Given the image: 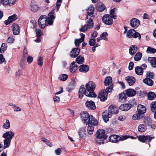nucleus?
I'll list each match as a JSON object with an SVG mask.
<instances>
[{
    "label": "nucleus",
    "mask_w": 156,
    "mask_h": 156,
    "mask_svg": "<svg viewBox=\"0 0 156 156\" xmlns=\"http://www.w3.org/2000/svg\"><path fill=\"white\" fill-rule=\"evenodd\" d=\"M147 51L149 53H154L156 52V49L150 47H148Z\"/></svg>",
    "instance_id": "58836bf2"
},
{
    "label": "nucleus",
    "mask_w": 156,
    "mask_h": 156,
    "mask_svg": "<svg viewBox=\"0 0 156 156\" xmlns=\"http://www.w3.org/2000/svg\"><path fill=\"white\" fill-rule=\"evenodd\" d=\"M80 35L81 36V37L80 39H77V40L80 44L81 43L84 41V38L85 37V35L83 34V33L80 34Z\"/></svg>",
    "instance_id": "8fccbe9b"
},
{
    "label": "nucleus",
    "mask_w": 156,
    "mask_h": 156,
    "mask_svg": "<svg viewBox=\"0 0 156 156\" xmlns=\"http://www.w3.org/2000/svg\"><path fill=\"white\" fill-rule=\"evenodd\" d=\"M95 136V143L101 144L104 143V141L107 139L108 136L105 135L104 130L100 129L97 131Z\"/></svg>",
    "instance_id": "20e7f679"
},
{
    "label": "nucleus",
    "mask_w": 156,
    "mask_h": 156,
    "mask_svg": "<svg viewBox=\"0 0 156 156\" xmlns=\"http://www.w3.org/2000/svg\"><path fill=\"white\" fill-rule=\"evenodd\" d=\"M116 8H114L112 9H111L110 11V14L112 18H113L114 19H116V14L115 12V11Z\"/></svg>",
    "instance_id": "e433bc0d"
},
{
    "label": "nucleus",
    "mask_w": 156,
    "mask_h": 156,
    "mask_svg": "<svg viewBox=\"0 0 156 156\" xmlns=\"http://www.w3.org/2000/svg\"><path fill=\"white\" fill-rule=\"evenodd\" d=\"M118 112V111L116 107L113 106H111L108 111H105L102 113V116L104 122H107L108 121L109 118L112 116V114H116Z\"/></svg>",
    "instance_id": "7ed1b4c3"
},
{
    "label": "nucleus",
    "mask_w": 156,
    "mask_h": 156,
    "mask_svg": "<svg viewBox=\"0 0 156 156\" xmlns=\"http://www.w3.org/2000/svg\"><path fill=\"white\" fill-rule=\"evenodd\" d=\"M10 124L9 120H6V122L3 126V127L6 129H8L9 127Z\"/></svg>",
    "instance_id": "603ef678"
},
{
    "label": "nucleus",
    "mask_w": 156,
    "mask_h": 156,
    "mask_svg": "<svg viewBox=\"0 0 156 156\" xmlns=\"http://www.w3.org/2000/svg\"><path fill=\"white\" fill-rule=\"evenodd\" d=\"M135 71L136 73L138 75H142L143 73V69L140 67H136L135 68Z\"/></svg>",
    "instance_id": "2f4dec72"
},
{
    "label": "nucleus",
    "mask_w": 156,
    "mask_h": 156,
    "mask_svg": "<svg viewBox=\"0 0 156 156\" xmlns=\"http://www.w3.org/2000/svg\"><path fill=\"white\" fill-rule=\"evenodd\" d=\"M43 58L41 56L37 59V64L39 66H42L43 64Z\"/></svg>",
    "instance_id": "49530a36"
},
{
    "label": "nucleus",
    "mask_w": 156,
    "mask_h": 156,
    "mask_svg": "<svg viewBox=\"0 0 156 156\" xmlns=\"http://www.w3.org/2000/svg\"><path fill=\"white\" fill-rule=\"evenodd\" d=\"M134 63L133 62H130L129 66V70H132L133 68Z\"/></svg>",
    "instance_id": "680f3d73"
},
{
    "label": "nucleus",
    "mask_w": 156,
    "mask_h": 156,
    "mask_svg": "<svg viewBox=\"0 0 156 156\" xmlns=\"http://www.w3.org/2000/svg\"><path fill=\"white\" fill-rule=\"evenodd\" d=\"M55 154L57 155H59L61 154V150L60 148H58L55 151Z\"/></svg>",
    "instance_id": "13d9d810"
},
{
    "label": "nucleus",
    "mask_w": 156,
    "mask_h": 156,
    "mask_svg": "<svg viewBox=\"0 0 156 156\" xmlns=\"http://www.w3.org/2000/svg\"><path fill=\"white\" fill-rule=\"evenodd\" d=\"M121 137L117 135H115L110 136L109 139V140L113 143H116L121 140Z\"/></svg>",
    "instance_id": "412c9836"
},
{
    "label": "nucleus",
    "mask_w": 156,
    "mask_h": 156,
    "mask_svg": "<svg viewBox=\"0 0 156 156\" xmlns=\"http://www.w3.org/2000/svg\"><path fill=\"white\" fill-rule=\"evenodd\" d=\"M94 122L88 124L87 132L90 135H91L93 133L94 130V126H96L98 124V122L96 120V123H93Z\"/></svg>",
    "instance_id": "ddd939ff"
},
{
    "label": "nucleus",
    "mask_w": 156,
    "mask_h": 156,
    "mask_svg": "<svg viewBox=\"0 0 156 156\" xmlns=\"http://www.w3.org/2000/svg\"><path fill=\"white\" fill-rule=\"evenodd\" d=\"M86 88L81 86L79 89L78 93L79 97L83 98L84 94L87 96L89 97H95L96 95L94 91L95 88V84L92 81H90L86 84Z\"/></svg>",
    "instance_id": "f257e3e1"
},
{
    "label": "nucleus",
    "mask_w": 156,
    "mask_h": 156,
    "mask_svg": "<svg viewBox=\"0 0 156 156\" xmlns=\"http://www.w3.org/2000/svg\"><path fill=\"white\" fill-rule=\"evenodd\" d=\"M96 43L95 39H90L89 41V44L91 46H94Z\"/></svg>",
    "instance_id": "5fc2aeb1"
},
{
    "label": "nucleus",
    "mask_w": 156,
    "mask_h": 156,
    "mask_svg": "<svg viewBox=\"0 0 156 156\" xmlns=\"http://www.w3.org/2000/svg\"><path fill=\"white\" fill-rule=\"evenodd\" d=\"M97 35L98 33L96 31H94L91 34V36L92 37H95L97 36Z\"/></svg>",
    "instance_id": "774afa93"
},
{
    "label": "nucleus",
    "mask_w": 156,
    "mask_h": 156,
    "mask_svg": "<svg viewBox=\"0 0 156 156\" xmlns=\"http://www.w3.org/2000/svg\"><path fill=\"white\" fill-rule=\"evenodd\" d=\"M81 118L82 122L86 124L94 122L93 123H96V120L91 115H89L87 112H83L81 113Z\"/></svg>",
    "instance_id": "39448f33"
},
{
    "label": "nucleus",
    "mask_w": 156,
    "mask_h": 156,
    "mask_svg": "<svg viewBox=\"0 0 156 156\" xmlns=\"http://www.w3.org/2000/svg\"><path fill=\"white\" fill-rule=\"evenodd\" d=\"M112 78L110 76L107 77L104 81V83L105 85L108 86V87L107 88H111L112 90L113 88V84L112 83Z\"/></svg>",
    "instance_id": "2eb2a0df"
},
{
    "label": "nucleus",
    "mask_w": 156,
    "mask_h": 156,
    "mask_svg": "<svg viewBox=\"0 0 156 156\" xmlns=\"http://www.w3.org/2000/svg\"><path fill=\"white\" fill-rule=\"evenodd\" d=\"M125 119H126V117H125V116H121L119 117H118V120L121 121H123V120H125Z\"/></svg>",
    "instance_id": "0e129e2a"
},
{
    "label": "nucleus",
    "mask_w": 156,
    "mask_h": 156,
    "mask_svg": "<svg viewBox=\"0 0 156 156\" xmlns=\"http://www.w3.org/2000/svg\"><path fill=\"white\" fill-rule=\"evenodd\" d=\"M5 61V58L3 55L2 54H0V64H2Z\"/></svg>",
    "instance_id": "4d7b16f0"
},
{
    "label": "nucleus",
    "mask_w": 156,
    "mask_h": 156,
    "mask_svg": "<svg viewBox=\"0 0 156 156\" xmlns=\"http://www.w3.org/2000/svg\"><path fill=\"white\" fill-rule=\"evenodd\" d=\"M132 119L134 120H139L141 118L140 115L137 113L134 114L132 116Z\"/></svg>",
    "instance_id": "a19ab883"
},
{
    "label": "nucleus",
    "mask_w": 156,
    "mask_h": 156,
    "mask_svg": "<svg viewBox=\"0 0 156 156\" xmlns=\"http://www.w3.org/2000/svg\"><path fill=\"white\" fill-rule=\"evenodd\" d=\"M125 93L128 96L132 97L135 95L136 92V91L134 89H129L125 90Z\"/></svg>",
    "instance_id": "b1692460"
},
{
    "label": "nucleus",
    "mask_w": 156,
    "mask_h": 156,
    "mask_svg": "<svg viewBox=\"0 0 156 156\" xmlns=\"http://www.w3.org/2000/svg\"><path fill=\"white\" fill-rule=\"evenodd\" d=\"M1 2L3 4L7 5L9 3V0H1Z\"/></svg>",
    "instance_id": "052dcab7"
},
{
    "label": "nucleus",
    "mask_w": 156,
    "mask_h": 156,
    "mask_svg": "<svg viewBox=\"0 0 156 156\" xmlns=\"http://www.w3.org/2000/svg\"><path fill=\"white\" fill-rule=\"evenodd\" d=\"M12 108L15 112H20L21 111V109L18 106H16L15 105H13Z\"/></svg>",
    "instance_id": "864d4df0"
},
{
    "label": "nucleus",
    "mask_w": 156,
    "mask_h": 156,
    "mask_svg": "<svg viewBox=\"0 0 156 156\" xmlns=\"http://www.w3.org/2000/svg\"><path fill=\"white\" fill-rule=\"evenodd\" d=\"M112 89L111 88H106L105 90H102L99 92L98 97L101 101H105L107 99L108 93L111 92Z\"/></svg>",
    "instance_id": "423d86ee"
},
{
    "label": "nucleus",
    "mask_w": 156,
    "mask_h": 156,
    "mask_svg": "<svg viewBox=\"0 0 156 156\" xmlns=\"http://www.w3.org/2000/svg\"><path fill=\"white\" fill-rule=\"evenodd\" d=\"M76 61L79 64H82L84 61V58L81 55H79L76 59Z\"/></svg>",
    "instance_id": "473e14b6"
},
{
    "label": "nucleus",
    "mask_w": 156,
    "mask_h": 156,
    "mask_svg": "<svg viewBox=\"0 0 156 156\" xmlns=\"http://www.w3.org/2000/svg\"><path fill=\"white\" fill-rule=\"evenodd\" d=\"M33 58L30 56L27 57V60L28 62L31 63L33 61Z\"/></svg>",
    "instance_id": "e2e57ef3"
},
{
    "label": "nucleus",
    "mask_w": 156,
    "mask_h": 156,
    "mask_svg": "<svg viewBox=\"0 0 156 156\" xmlns=\"http://www.w3.org/2000/svg\"><path fill=\"white\" fill-rule=\"evenodd\" d=\"M79 135L80 137H83L86 134V130L84 128H82L79 132Z\"/></svg>",
    "instance_id": "37998d69"
},
{
    "label": "nucleus",
    "mask_w": 156,
    "mask_h": 156,
    "mask_svg": "<svg viewBox=\"0 0 156 156\" xmlns=\"http://www.w3.org/2000/svg\"><path fill=\"white\" fill-rule=\"evenodd\" d=\"M22 71L20 70H18L16 73V77H19L22 74Z\"/></svg>",
    "instance_id": "bf43d9fd"
},
{
    "label": "nucleus",
    "mask_w": 156,
    "mask_h": 156,
    "mask_svg": "<svg viewBox=\"0 0 156 156\" xmlns=\"http://www.w3.org/2000/svg\"><path fill=\"white\" fill-rule=\"evenodd\" d=\"M79 70L81 72L86 73L89 69V68L88 66L85 65H82L79 66Z\"/></svg>",
    "instance_id": "393cba45"
},
{
    "label": "nucleus",
    "mask_w": 156,
    "mask_h": 156,
    "mask_svg": "<svg viewBox=\"0 0 156 156\" xmlns=\"http://www.w3.org/2000/svg\"><path fill=\"white\" fill-rule=\"evenodd\" d=\"M2 136L5 138L4 140V148H6L9 147L10 144V132L8 131L5 133Z\"/></svg>",
    "instance_id": "9d476101"
},
{
    "label": "nucleus",
    "mask_w": 156,
    "mask_h": 156,
    "mask_svg": "<svg viewBox=\"0 0 156 156\" xmlns=\"http://www.w3.org/2000/svg\"><path fill=\"white\" fill-rule=\"evenodd\" d=\"M70 69L71 72L74 73L77 69V65L76 62H73L70 66Z\"/></svg>",
    "instance_id": "bb28decb"
},
{
    "label": "nucleus",
    "mask_w": 156,
    "mask_h": 156,
    "mask_svg": "<svg viewBox=\"0 0 156 156\" xmlns=\"http://www.w3.org/2000/svg\"><path fill=\"white\" fill-rule=\"evenodd\" d=\"M87 24H85L84 26L80 29V30L82 32H85L88 29L92 28L94 26V23L93 20L91 18H89L87 22Z\"/></svg>",
    "instance_id": "0eeeda50"
},
{
    "label": "nucleus",
    "mask_w": 156,
    "mask_h": 156,
    "mask_svg": "<svg viewBox=\"0 0 156 156\" xmlns=\"http://www.w3.org/2000/svg\"><path fill=\"white\" fill-rule=\"evenodd\" d=\"M144 122L145 124L149 125L151 123L152 120L149 116H146L144 119Z\"/></svg>",
    "instance_id": "7c9ffc66"
},
{
    "label": "nucleus",
    "mask_w": 156,
    "mask_h": 156,
    "mask_svg": "<svg viewBox=\"0 0 156 156\" xmlns=\"http://www.w3.org/2000/svg\"><path fill=\"white\" fill-rule=\"evenodd\" d=\"M18 18V16L17 15L14 14L10 16V23L15 21Z\"/></svg>",
    "instance_id": "c03bdc74"
},
{
    "label": "nucleus",
    "mask_w": 156,
    "mask_h": 156,
    "mask_svg": "<svg viewBox=\"0 0 156 156\" xmlns=\"http://www.w3.org/2000/svg\"><path fill=\"white\" fill-rule=\"evenodd\" d=\"M32 9L33 10H37L38 9V5L35 4H33L31 5Z\"/></svg>",
    "instance_id": "6e6d98bb"
},
{
    "label": "nucleus",
    "mask_w": 156,
    "mask_h": 156,
    "mask_svg": "<svg viewBox=\"0 0 156 156\" xmlns=\"http://www.w3.org/2000/svg\"><path fill=\"white\" fill-rule=\"evenodd\" d=\"M7 45L5 43H2L0 48V52L3 53L6 49Z\"/></svg>",
    "instance_id": "4c0bfd02"
},
{
    "label": "nucleus",
    "mask_w": 156,
    "mask_h": 156,
    "mask_svg": "<svg viewBox=\"0 0 156 156\" xmlns=\"http://www.w3.org/2000/svg\"><path fill=\"white\" fill-rule=\"evenodd\" d=\"M147 96L148 99L150 100H153L156 97L155 94L152 92H149L148 93Z\"/></svg>",
    "instance_id": "c85d7f7f"
},
{
    "label": "nucleus",
    "mask_w": 156,
    "mask_h": 156,
    "mask_svg": "<svg viewBox=\"0 0 156 156\" xmlns=\"http://www.w3.org/2000/svg\"><path fill=\"white\" fill-rule=\"evenodd\" d=\"M85 105L89 109L94 110L96 108L94 102L92 101H87L85 103Z\"/></svg>",
    "instance_id": "6ab92c4d"
},
{
    "label": "nucleus",
    "mask_w": 156,
    "mask_h": 156,
    "mask_svg": "<svg viewBox=\"0 0 156 156\" xmlns=\"http://www.w3.org/2000/svg\"><path fill=\"white\" fill-rule=\"evenodd\" d=\"M140 24L139 20L133 18L130 21V24L133 28H137Z\"/></svg>",
    "instance_id": "f3484780"
},
{
    "label": "nucleus",
    "mask_w": 156,
    "mask_h": 156,
    "mask_svg": "<svg viewBox=\"0 0 156 156\" xmlns=\"http://www.w3.org/2000/svg\"><path fill=\"white\" fill-rule=\"evenodd\" d=\"M97 9L100 12H102L105 9V7L103 4H99L97 5Z\"/></svg>",
    "instance_id": "72a5a7b5"
},
{
    "label": "nucleus",
    "mask_w": 156,
    "mask_h": 156,
    "mask_svg": "<svg viewBox=\"0 0 156 156\" xmlns=\"http://www.w3.org/2000/svg\"><path fill=\"white\" fill-rule=\"evenodd\" d=\"M137 51V48L135 45H132L129 49V54L131 55H134Z\"/></svg>",
    "instance_id": "cd10ccee"
},
{
    "label": "nucleus",
    "mask_w": 156,
    "mask_h": 156,
    "mask_svg": "<svg viewBox=\"0 0 156 156\" xmlns=\"http://www.w3.org/2000/svg\"><path fill=\"white\" fill-rule=\"evenodd\" d=\"M147 129V127L145 125L140 124L138 127V131L141 133L144 132Z\"/></svg>",
    "instance_id": "c756f323"
},
{
    "label": "nucleus",
    "mask_w": 156,
    "mask_h": 156,
    "mask_svg": "<svg viewBox=\"0 0 156 156\" xmlns=\"http://www.w3.org/2000/svg\"><path fill=\"white\" fill-rule=\"evenodd\" d=\"M102 20L104 23L108 25L112 24L113 22L111 16L108 14L104 16Z\"/></svg>",
    "instance_id": "f8f14e48"
},
{
    "label": "nucleus",
    "mask_w": 156,
    "mask_h": 156,
    "mask_svg": "<svg viewBox=\"0 0 156 156\" xmlns=\"http://www.w3.org/2000/svg\"><path fill=\"white\" fill-rule=\"evenodd\" d=\"M137 138L141 142L144 143L145 141H147L150 142L152 139L154 138V137L153 136H150L149 135H140L137 136Z\"/></svg>",
    "instance_id": "9b49d317"
},
{
    "label": "nucleus",
    "mask_w": 156,
    "mask_h": 156,
    "mask_svg": "<svg viewBox=\"0 0 156 156\" xmlns=\"http://www.w3.org/2000/svg\"><path fill=\"white\" fill-rule=\"evenodd\" d=\"M126 98V95L124 93H122L119 95V99L120 101L125 100Z\"/></svg>",
    "instance_id": "ea45409f"
},
{
    "label": "nucleus",
    "mask_w": 156,
    "mask_h": 156,
    "mask_svg": "<svg viewBox=\"0 0 156 156\" xmlns=\"http://www.w3.org/2000/svg\"><path fill=\"white\" fill-rule=\"evenodd\" d=\"M23 56L25 57L28 55L27 51L26 49H24L23 51Z\"/></svg>",
    "instance_id": "338daca9"
},
{
    "label": "nucleus",
    "mask_w": 156,
    "mask_h": 156,
    "mask_svg": "<svg viewBox=\"0 0 156 156\" xmlns=\"http://www.w3.org/2000/svg\"><path fill=\"white\" fill-rule=\"evenodd\" d=\"M36 31V35L37 37H41L43 34L42 32L40 29H36L35 30Z\"/></svg>",
    "instance_id": "09e8293b"
},
{
    "label": "nucleus",
    "mask_w": 156,
    "mask_h": 156,
    "mask_svg": "<svg viewBox=\"0 0 156 156\" xmlns=\"http://www.w3.org/2000/svg\"><path fill=\"white\" fill-rule=\"evenodd\" d=\"M148 61L151 64L153 67H156V58H155L149 57L148 59Z\"/></svg>",
    "instance_id": "a878e982"
},
{
    "label": "nucleus",
    "mask_w": 156,
    "mask_h": 156,
    "mask_svg": "<svg viewBox=\"0 0 156 156\" xmlns=\"http://www.w3.org/2000/svg\"><path fill=\"white\" fill-rule=\"evenodd\" d=\"M62 0H57L56 4V9L57 11H58L59 9V7L62 3Z\"/></svg>",
    "instance_id": "3c124183"
},
{
    "label": "nucleus",
    "mask_w": 156,
    "mask_h": 156,
    "mask_svg": "<svg viewBox=\"0 0 156 156\" xmlns=\"http://www.w3.org/2000/svg\"><path fill=\"white\" fill-rule=\"evenodd\" d=\"M126 36L129 38H131L132 37L136 38L138 37L139 40L141 38L140 34L138 32L135 31L133 29H131L128 30Z\"/></svg>",
    "instance_id": "6e6552de"
},
{
    "label": "nucleus",
    "mask_w": 156,
    "mask_h": 156,
    "mask_svg": "<svg viewBox=\"0 0 156 156\" xmlns=\"http://www.w3.org/2000/svg\"><path fill=\"white\" fill-rule=\"evenodd\" d=\"M80 50L78 48H73L70 52V56L72 58H75L79 54Z\"/></svg>",
    "instance_id": "a211bd4d"
},
{
    "label": "nucleus",
    "mask_w": 156,
    "mask_h": 156,
    "mask_svg": "<svg viewBox=\"0 0 156 156\" xmlns=\"http://www.w3.org/2000/svg\"><path fill=\"white\" fill-rule=\"evenodd\" d=\"M132 106L131 104H126L121 105L119 108L122 111H126L129 110Z\"/></svg>",
    "instance_id": "4be33fe9"
},
{
    "label": "nucleus",
    "mask_w": 156,
    "mask_h": 156,
    "mask_svg": "<svg viewBox=\"0 0 156 156\" xmlns=\"http://www.w3.org/2000/svg\"><path fill=\"white\" fill-rule=\"evenodd\" d=\"M54 100L55 102H59L60 101V99L59 97L55 96L54 98Z\"/></svg>",
    "instance_id": "69168bd1"
},
{
    "label": "nucleus",
    "mask_w": 156,
    "mask_h": 156,
    "mask_svg": "<svg viewBox=\"0 0 156 156\" xmlns=\"http://www.w3.org/2000/svg\"><path fill=\"white\" fill-rule=\"evenodd\" d=\"M146 107L144 105L139 104L138 105L137 108V112L140 115L144 114L146 112Z\"/></svg>",
    "instance_id": "dca6fc26"
},
{
    "label": "nucleus",
    "mask_w": 156,
    "mask_h": 156,
    "mask_svg": "<svg viewBox=\"0 0 156 156\" xmlns=\"http://www.w3.org/2000/svg\"><path fill=\"white\" fill-rule=\"evenodd\" d=\"M151 110L153 112L156 111V101L152 102L150 105Z\"/></svg>",
    "instance_id": "c9c22d12"
},
{
    "label": "nucleus",
    "mask_w": 156,
    "mask_h": 156,
    "mask_svg": "<svg viewBox=\"0 0 156 156\" xmlns=\"http://www.w3.org/2000/svg\"><path fill=\"white\" fill-rule=\"evenodd\" d=\"M26 62L24 59H22L20 62V66L21 67L22 69H24L26 66Z\"/></svg>",
    "instance_id": "a18cd8bd"
},
{
    "label": "nucleus",
    "mask_w": 156,
    "mask_h": 156,
    "mask_svg": "<svg viewBox=\"0 0 156 156\" xmlns=\"http://www.w3.org/2000/svg\"><path fill=\"white\" fill-rule=\"evenodd\" d=\"M142 56V54L141 53L139 52L136 53L134 56V60L136 61H138L141 58Z\"/></svg>",
    "instance_id": "f704fd0d"
},
{
    "label": "nucleus",
    "mask_w": 156,
    "mask_h": 156,
    "mask_svg": "<svg viewBox=\"0 0 156 156\" xmlns=\"http://www.w3.org/2000/svg\"><path fill=\"white\" fill-rule=\"evenodd\" d=\"M126 80L130 86L133 85L135 82V78L132 76H129L125 78Z\"/></svg>",
    "instance_id": "5701e85b"
},
{
    "label": "nucleus",
    "mask_w": 156,
    "mask_h": 156,
    "mask_svg": "<svg viewBox=\"0 0 156 156\" xmlns=\"http://www.w3.org/2000/svg\"><path fill=\"white\" fill-rule=\"evenodd\" d=\"M94 10V7L93 5H92L88 8L87 10V15L86 17V19H89V18H91L90 17H92L93 16V13Z\"/></svg>",
    "instance_id": "aec40b11"
},
{
    "label": "nucleus",
    "mask_w": 156,
    "mask_h": 156,
    "mask_svg": "<svg viewBox=\"0 0 156 156\" xmlns=\"http://www.w3.org/2000/svg\"><path fill=\"white\" fill-rule=\"evenodd\" d=\"M68 77V76L67 75L65 74H63L61 75L59 77V79L60 80L65 81L66 80Z\"/></svg>",
    "instance_id": "79ce46f5"
},
{
    "label": "nucleus",
    "mask_w": 156,
    "mask_h": 156,
    "mask_svg": "<svg viewBox=\"0 0 156 156\" xmlns=\"http://www.w3.org/2000/svg\"><path fill=\"white\" fill-rule=\"evenodd\" d=\"M11 28L14 35H17L20 34V27L16 23H13L11 26Z\"/></svg>",
    "instance_id": "4468645a"
},
{
    "label": "nucleus",
    "mask_w": 156,
    "mask_h": 156,
    "mask_svg": "<svg viewBox=\"0 0 156 156\" xmlns=\"http://www.w3.org/2000/svg\"><path fill=\"white\" fill-rule=\"evenodd\" d=\"M54 13V10H52L49 14L48 17L46 18H44V16H40L38 20V25L41 28H44L46 26V23L50 25L53 23V20L55 19V16H53Z\"/></svg>",
    "instance_id": "f03ea898"
},
{
    "label": "nucleus",
    "mask_w": 156,
    "mask_h": 156,
    "mask_svg": "<svg viewBox=\"0 0 156 156\" xmlns=\"http://www.w3.org/2000/svg\"><path fill=\"white\" fill-rule=\"evenodd\" d=\"M108 35V34L107 32H104L100 35V37H101L103 39L106 41L108 40V38L106 37Z\"/></svg>",
    "instance_id": "de8ad7c7"
},
{
    "label": "nucleus",
    "mask_w": 156,
    "mask_h": 156,
    "mask_svg": "<svg viewBox=\"0 0 156 156\" xmlns=\"http://www.w3.org/2000/svg\"><path fill=\"white\" fill-rule=\"evenodd\" d=\"M153 74L152 73H148L147 74L146 78L143 80V82L146 84L152 86L153 84V82L152 80L153 78Z\"/></svg>",
    "instance_id": "1a4fd4ad"
}]
</instances>
